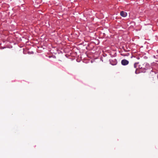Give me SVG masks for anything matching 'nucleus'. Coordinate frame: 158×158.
I'll return each mask as SVG.
<instances>
[{"label": "nucleus", "mask_w": 158, "mask_h": 158, "mask_svg": "<svg viewBox=\"0 0 158 158\" xmlns=\"http://www.w3.org/2000/svg\"><path fill=\"white\" fill-rule=\"evenodd\" d=\"M135 73H136V70L135 71Z\"/></svg>", "instance_id": "nucleus-6"}, {"label": "nucleus", "mask_w": 158, "mask_h": 158, "mask_svg": "<svg viewBox=\"0 0 158 158\" xmlns=\"http://www.w3.org/2000/svg\"><path fill=\"white\" fill-rule=\"evenodd\" d=\"M121 55L122 56H128L129 55V53H127L126 54H125L124 53H121Z\"/></svg>", "instance_id": "nucleus-4"}, {"label": "nucleus", "mask_w": 158, "mask_h": 158, "mask_svg": "<svg viewBox=\"0 0 158 158\" xmlns=\"http://www.w3.org/2000/svg\"><path fill=\"white\" fill-rule=\"evenodd\" d=\"M120 15L123 17H126L127 16V13L124 11H122L120 12Z\"/></svg>", "instance_id": "nucleus-2"}, {"label": "nucleus", "mask_w": 158, "mask_h": 158, "mask_svg": "<svg viewBox=\"0 0 158 158\" xmlns=\"http://www.w3.org/2000/svg\"><path fill=\"white\" fill-rule=\"evenodd\" d=\"M121 64L123 65H126L129 64V61L126 59H123L121 61Z\"/></svg>", "instance_id": "nucleus-1"}, {"label": "nucleus", "mask_w": 158, "mask_h": 158, "mask_svg": "<svg viewBox=\"0 0 158 158\" xmlns=\"http://www.w3.org/2000/svg\"><path fill=\"white\" fill-rule=\"evenodd\" d=\"M138 66L139 68V69H141L142 68V67L140 65H138Z\"/></svg>", "instance_id": "nucleus-5"}, {"label": "nucleus", "mask_w": 158, "mask_h": 158, "mask_svg": "<svg viewBox=\"0 0 158 158\" xmlns=\"http://www.w3.org/2000/svg\"><path fill=\"white\" fill-rule=\"evenodd\" d=\"M139 63V62H137V63H135L134 65V67L135 68H136V67H137V66H138V65Z\"/></svg>", "instance_id": "nucleus-3"}]
</instances>
